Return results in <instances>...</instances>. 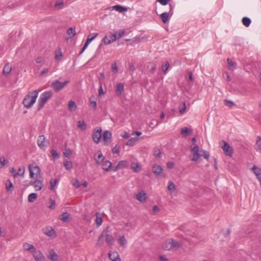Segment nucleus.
<instances>
[{"label": "nucleus", "instance_id": "a878e982", "mask_svg": "<svg viewBox=\"0 0 261 261\" xmlns=\"http://www.w3.org/2000/svg\"><path fill=\"white\" fill-rule=\"evenodd\" d=\"M112 166V163L109 161H106L102 164V168L106 171H109Z\"/></svg>", "mask_w": 261, "mask_h": 261}, {"label": "nucleus", "instance_id": "680f3d73", "mask_svg": "<svg viewBox=\"0 0 261 261\" xmlns=\"http://www.w3.org/2000/svg\"><path fill=\"white\" fill-rule=\"evenodd\" d=\"M90 43V42H89V41H88L87 40H86V42L85 43L84 45V46L83 47L79 55H81L82 54H83V53L85 51V50L87 48V47H88V46L89 45V44Z\"/></svg>", "mask_w": 261, "mask_h": 261}, {"label": "nucleus", "instance_id": "39448f33", "mask_svg": "<svg viewBox=\"0 0 261 261\" xmlns=\"http://www.w3.org/2000/svg\"><path fill=\"white\" fill-rule=\"evenodd\" d=\"M29 170L30 172V177L31 178H33L35 174H40L41 172L40 169L38 165L35 163L29 165Z\"/></svg>", "mask_w": 261, "mask_h": 261}, {"label": "nucleus", "instance_id": "f3484780", "mask_svg": "<svg viewBox=\"0 0 261 261\" xmlns=\"http://www.w3.org/2000/svg\"><path fill=\"white\" fill-rule=\"evenodd\" d=\"M105 237L107 243L108 245L111 246L113 245L114 242V238L111 234H108L107 232L105 233Z\"/></svg>", "mask_w": 261, "mask_h": 261}, {"label": "nucleus", "instance_id": "6e6552de", "mask_svg": "<svg viewBox=\"0 0 261 261\" xmlns=\"http://www.w3.org/2000/svg\"><path fill=\"white\" fill-rule=\"evenodd\" d=\"M190 148H191V152L194 154V156L191 159V160L192 161H195V162L197 161L201 156V154H200V153L199 152V150L198 146L196 144H194V147H192V146H191Z\"/></svg>", "mask_w": 261, "mask_h": 261}, {"label": "nucleus", "instance_id": "423d86ee", "mask_svg": "<svg viewBox=\"0 0 261 261\" xmlns=\"http://www.w3.org/2000/svg\"><path fill=\"white\" fill-rule=\"evenodd\" d=\"M170 10L168 13L164 12L160 15V18L162 19L163 22L165 24L169 20V16L171 17L173 14V8L174 7L171 4H169Z\"/></svg>", "mask_w": 261, "mask_h": 261}, {"label": "nucleus", "instance_id": "cd10ccee", "mask_svg": "<svg viewBox=\"0 0 261 261\" xmlns=\"http://www.w3.org/2000/svg\"><path fill=\"white\" fill-rule=\"evenodd\" d=\"M11 70H12L11 66L9 63H7L5 65V66L3 68V74L4 75H8L10 73Z\"/></svg>", "mask_w": 261, "mask_h": 261}, {"label": "nucleus", "instance_id": "5701e85b", "mask_svg": "<svg viewBox=\"0 0 261 261\" xmlns=\"http://www.w3.org/2000/svg\"><path fill=\"white\" fill-rule=\"evenodd\" d=\"M124 90V85L122 83H118L116 85V93L118 96L122 94Z\"/></svg>", "mask_w": 261, "mask_h": 261}, {"label": "nucleus", "instance_id": "0eeeda50", "mask_svg": "<svg viewBox=\"0 0 261 261\" xmlns=\"http://www.w3.org/2000/svg\"><path fill=\"white\" fill-rule=\"evenodd\" d=\"M117 40L116 35H114L111 32L106 35L102 39V41L105 45H109L111 43Z\"/></svg>", "mask_w": 261, "mask_h": 261}, {"label": "nucleus", "instance_id": "37998d69", "mask_svg": "<svg viewBox=\"0 0 261 261\" xmlns=\"http://www.w3.org/2000/svg\"><path fill=\"white\" fill-rule=\"evenodd\" d=\"M153 155L157 158L161 157V152L159 148L155 147L153 149Z\"/></svg>", "mask_w": 261, "mask_h": 261}, {"label": "nucleus", "instance_id": "3c124183", "mask_svg": "<svg viewBox=\"0 0 261 261\" xmlns=\"http://www.w3.org/2000/svg\"><path fill=\"white\" fill-rule=\"evenodd\" d=\"M57 182H58V180L57 179H53V178L51 179V180L50 181V190H53L54 189V188L57 184Z\"/></svg>", "mask_w": 261, "mask_h": 261}, {"label": "nucleus", "instance_id": "79ce46f5", "mask_svg": "<svg viewBox=\"0 0 261 261\" xmlns=\"http://www.w3.org/2000/svg\"><path fill=\"white\" fill-rule=\"evenodd\" d=\"M125 34L124 30H119L118 31L116 32L115 33H114V35H116L117 40L121 38Z\"/></svg>", "mask_w": 261, "mask_h": 261}, {"label": "nucleus", "instance_id": "4d7b16f0", "mask_svg": "<svg viewBox=\"0 0 261 261\" xmlns=\"http://www.w3.org/2000/svg\"><path fill=\"white\" fill-rule=\"evenodd\" d=\"M50 204L48 206V207L51 210L55 209L56 207V202L55 201L52 199L51 198L50 199Z\"/></svg>", "mask_w": 261, "mask_h": 261}, {"label": "nucleus", "instance_id": "bb28decb", "mask_svg": "<svg viewBox=\"0 0 261 261\" xmlns=\"http://www.w3.org/2000/svg\"><path fill=\"white\" fill-rule=\"evenodd\" d=\"M131 168L136 173H138L141 170V167L138 165V164L135 162H133L131 164Z\"/></svg>", "mask_w": 261, "mask_h": 261}, {"label": "nucleus", "instance_id": "2eb2a0df", "mask_svg": "<svg viewBox=\"0 0 261 261\" xmlns=\"http://www.w3.org/2000/svg\"><path fill=\"white\" fill-rule=\"evenodd\" d=\"M47 256L52 261H57L58 259V255L54 250H50Z\"/></svg>", "mask_w": 261, "mask_h": 261}, {"label": "nucleus", "instance_id": "c03bdc74", "mask_svg": "<svg viewBox=\"0 0 261 261\" xmlns=\"http://www.w3.org/2000/svg\"><path fill=\"white\" fill-rule=\"evenodd\" d=\"M95 222L97 227L100 226L102 223V219L101 217H99V214L98 213H97L96 215Z\"/></svg>", "mask_w": 261, "mask_h": 261}, {"label": "nucleus", "instance_id": "a19ab883", "mask_svg": "<svg viewBox=\"0 0 261 261\" xmlns=\"http://www.w3.org/2000/svg\"><path fill=\"white\" fill-rule=\"evenodd\" d=\"M50 152L51 154V156L53 157L54 160H57L60 158V154L58 153L56 150L54 149H51Z\"/></svg>", "mask_w": 261, "mask_h": 261}, {"label": "nucleus", "instance_id": "20e7f679", "mask_svg": "<svg viewBox=\"0 0 261 261\" xmlns=\"http://www.w3.org/2000/svg\"><path fill=\"white\" fill-rule=\"evenodd\" d=\"M102 129L100 127H96L93 131L92 139L93 141L98 144L101 138Z\"/></svg>", "mask_w": 261, "mask_h": 261}, {"label": "nucleus", "instance_id": "bf43d9fd", "mask_svg": "<svg viewBox=\"0 0 261 261\" xmlns=\"http://www.w3.org/2000/svg\"><path fill=\"white\" fill-rule=\"evenodd\" d=\"M227 64H228V67L229 69H233V62H232V61L229 59V58H228L227 60Z\"/></svg>", "mask_w": 261, "mask_h": 261}, {"label": "nucleus", "instance_id": "8fccbe9b", "mask_svg": "<svg viewBox=\"0 0 261 261\" xmlns=\"http://www.w3.org/2000/svg\"><path fill=\"white\" fill-rule=\"evenodd\" d=\"M118 241L121 246H124L127 243V241L124 236L120 237L118 240Z\"/></svg>", "mask_w": 261, "mask_h": 261}, {"label": "nucleus", "instance_id": "f03ea898", "mask_svg": "<svg viewBox=\"0 0 261 261\" xmlns=\"http://www.w3.org/2000/svg\"><path fill=\"white\" fill-rule=\"evenodd\" d=\"M52 92L51 91H45L42 93L39 98L37 111H40L44 106L47 100L52 96Z\"/></svg>", "mask_w": 261, "mask_h": 261}, {"label": "nucleus", "instance_id": "c85d7f7f", "mask_svg": "<svg viewBox=\"0 0 261 261\" xmlns=\"http://www.w3.org/2000/svg\"><path fill=\"white\" fill-rule=\"evenodd\" d=\"M138 140L139 139L137 137H132L128 140L125 144L127 146H133L136 144Z\"/></svg>", "mask_w": 261, "mask_h": 261}, {"label": "nucleus", "instance_id": "72a5a7b5", "mask_svg": "<svg viewBox=\"0 0 261 261\" xmlns=\"http://www.w3.org/2000/svg\"><path fill=\"white\" fill-rule=\"evenodd\" d=\"M90 106L91 108L95 109L96 107V99L94 96H91L89 98Z\"/></svg>", "mask_w": 261, "mask_h": 261}, {"label": "nucleus", "instance_id": "ea45409f", "mask_svg": "<svg viewBox=\"0 0 261 261\" xmlns=\"http://www.w3.org/2000/svg\"><path fill=\"white\" fill-rule=\"evenodd\" d=\"M192 132L187 127H183L181 129V134L184 136H189L191 134Z\"/></svg>", "mask_w": 261, "mask_h": 261}, {"label": "nucleus", "instance_id": "2f4dec72", "mask_svg": "<svg viewBox=\"0 0 261 261\" xmlns=\"http://www.w3.org/2000/svg\"><path fill=\"white\" fill-rule=\"evenodd\" d=\"M6 188L8 192L12 193L13 191V185L11 181L9 179L7 180V182L6 184Z\"/></svg>", "mask_w": 261, "mask_h": 261}, {"label": "nucleus", "instance_id": "4468645a", "mask_svg": "<svg viewBox=\"0 0 261 261\" xmlns=\"http://www.w3.org/2000/svg\"><path fill=\"white\" fill-rule=\"evenodd\" d=\"M33 257L36 261H45V258L40 251H36L33 252Z\"/></svg>", "mask_w": 261, "mask_h": 261}, {"label": "nucleus", "instance_id": "338daca9", "mask_svg": "<svg viewBox=\"0 0 261 261\" xmlns=\"http://www.w3.org/2000/svg\"><path fill=\"white\" fill-rule=\"evenodd\" d=\"M170 1L171 0H157V2L160 3L162 5L165 6L167 5Z\"/></svg>", "mask_w": 261, "mask_h": 261}, {"label": "nucleus", "instance_id": "603ef678", "mask_svg": "<svg viewBox=\"0 0 261 261\" xmlns=\"http://www.w3.org/2000/svg\"><path fill=\"white\" fill-rule=\"evenodd\" d=\"M224 103L226 106L229 108H231L235 105V103L233 101L227 99L224 100Z\"/></svg>", "mask_w": 261, "mask_h": 261}, {"label": "nucleus", "instance_id": "69168bd1", "mask_svg": "<svg viewBox=\"0 0 261 261\" xmlns=\"http://www.w3.org/2000/svg\"><path fill=\"white\" fill-rule=\"evenodd\" d=\"M0 163L3 166H5L7 164V162L4 156H1L0 158Z\"/></svg>", "mask_w": 261, "mask_h": 261}, {"label": "nucleus", "instance_id": "393cba45", "mask_svg": "<svg viewBox=\"0 0 261 261\" xmlns=\"http://www.w3.org/2000/svg\"><path fill=\"white\" fill-rule=\"evenodd\" d=\"M68 107L70 111L74 112L75 111L77 106L74 101L71 100L68 102Z\"/></svg>", "mask_w": 261, "mask_h": 261}, {"label": "nucleus", "instance_id": "58836bf2", "mask_svg": "<svg viewBox=\"0 0 261 261\" xmlns=\"http://www.w3.org/2000/svg\"><path fill=\"white\" fill-rule=\"evenodd\" d=\"M62 56L63 54L61 48H59L55 51V59L56 61H59Z\"/></svg>", "mask_w": 261, "mask_h": 261}, {"label": "nucleus", "instance_id": "e2e57ef3", "mask_svg": "<svg viewBox=\"0 0 261 261\" xmlns=\"http://www.w3.org/2000/svg\"><path fill=\"white\" fill-rule=\"evenodd\" d=\"M72 185L76 188L81 187V184L77 179L73 180Z\"/></svg>", "mask_w": 261, "mask_h": 261}, {"label": "nucleus", "instance_id": "412c9836", "mask_svg": "<svg viewBox=\"0 0 261 261\" xmlns=\"http://www.w3.org/2000/svg\"><path fill=\"white\" fill-rule=\"evenodd\" d=\"M98 153H99V154H98V156L96 157L95 155L94 156V158H95V160L96 161V163L97 164L99 165V164H101L103 162L104 159H105V157L103 155V154H102V153H101V151H99Z\"/></svg>", "mask_w": 261, "mask_h": 261}, {"label": "nucleus", "instance_id": "49530a36", "mask_svg": "<svg viewBox=\"0 0 261 261\" xmlns=\"http://www.w3.org/2000/svg\"><path fill=\"white\" fill-rule=\"evenodd\" d=\"M167 188L168 190L171 191H174L176 189L175 185L171 181H169Z\"/></svg>", "mask_w": 261, "mask_h": 261}, {"label": "nucleus", "instance_id": "7ed1b4c3", "mask_svg": "<svg viewBox=\"0 0 261 261\" xmlns=\"http://www.w3.org/2000/svg\"><path fill=\"white\" fill-rule=\"evenodd\" d=\"M49 144V141L44 135L39 136L37 139V145L42 150H45Z\"/></svg>", "mask_w": 261, "mask_h": 261}, {"label": "nucleus", "instance_id": "c756f323", "mask_svg": "<svg viewBox=\"0 0 261 261\" xmlns=\"http://www.w3.org/2000/svg\"><path fill=\"white\" fill-rule=\"evenodd\" d=\"M162 248L167 250H172L170 240L166 241L162 245Z\"/></svg>", "mask_w": 261, "mask_h": 261}, {"label": "nucleus", "instance_id": "1a4fd4ad", "mask_svg": "<svg viewBox=\"0 0 261 261\" xmlns=\"http://www.w3.org/2000/svg\"><path fill=\"white\" fill-rule=\"evenodd\" d=\"M42 231L45 234L50 238H54L56 237V231L51 226H47L44 228Z\"/></svg>", "mask_w": 261, "mask_h": 261}, {"label": "nucleus", "instance_id": "9d476101", "mask_svg": "<svg viewBox=\"0 0 261 261\" xmlns=\"http://www.w3.org/2000/svg\"><path fill=\"white\" fill-rule=\"evenodd\" d=\"M222 142L224 144L222 149L224 153L229 156H231L233 153V149L224 140Z\"/></svg>", "mask_w": 261, "mask_h": 261}, {"label": "nucleus", "instance_id": "6e6d98bb", "mask_svg": "<svg viewBox=\"0 0 261 261\" xmlns=\"http://www.w3.org/2000/svg\"><path fill=\"white\" fill-rule=\"evenodd\" d=\"M169 66V63L168 62H166L165 63V64L162 65V69L163 71V72L166 73L167 71L168 68Z\"/></svg>", "mask_w": 261, "mask_h": 261}, {"label": "nucleus", "instance_id": "13d9d810", "mask_svg": "<svg viewBox=\"0 0 261 261\" xmlns=\"http://www.w3.org/2000/svg\"><path fill=\"white\" fill-rule=\"evenodd\" d=\"M186 103L185 102H184L183 103V105L179 108V113L181 114H183L185 113V111H186Z\"/></svg>", "mask_w": 261, "mask_h": 261}, {"label": "nucleus", "instance_id": "4c0bfd02", "mask_svg": "<svg viewBox=\"0 0 261 261\" xmlns=\"http://www.w3.org/2000/svg\"><path fill=\"white\" fill-rule=\"evenodd\" d=\"M64 2L63 0H58L55 3L54 6L57 10L60 9L63 7Z\"/></svg>", "mask_w": 261, "mask_h": 261}, {"label": "nucleus", "instance_id": "9b49d317", "mask_svg": "<svg viewBox=\"0 0 261 261\" xmlns=\"http://www.w3.org/2000/svg\"><path fill=\"white\" fill-rule=\"evenodd\" d=\"M65 86V82H61L58 80H56L52 83L51 87L56 91H59Z\"/></svg>", "mask_w": 261, "mask_h": 261}, {"label": "nucleus", "instance_id": "b1692460", "mask_svg": "<svg viewBox=\"0 0 261 261\" xmlns=\"http://www.w3.org/2000/svg\"><path fill=\"white\" fill-rule=\"evenodd\" d=\"M113 9L117 11L122 13L127 10V8L123 7L121 5H115L112 7Z\"/></svg>", "mask_w": 261, "mask_h": 261}, {"label": "nucleus", "instance_id": "a18cd8bd", "mask_svg": "<svg viewBox=\"0 0 261 261\" xmlns=\"http://www.w3.org/2000/svg\"><path fill=\"white\" fill-rule=\"evenodd\" d=\"M129 163L126 160H122L118 163V166H120L121 168L127 167Z\"/></svg>", "mask_w": 261, "mask_h": 261}, {"label": "nucleus", "instance_id": "f704fd0d", "mask_svg": "<svg viewBox=\"0 0 261 261\" xmlns=\"http://www.w3.org/2000/svg\"><path fill=\"white\" fill-rule=\"evenodd\" d=\"M242 22L246 27H248L251 22V20L249 17H244L242 18Z\"/></svg>", "mask_w": 261, "mask_h": 261}, {"label": "nucleus", "instance_id": "f8f14e48", "mask_svg": "<svg viewBox=\"0 0 261 261\" xmlns=\"http://www.w3.org/2000/svg\"><path fill=\"white\" fill-rule=\"evenodd\" d=\"M112 138V133L109 130H106L102 135V140L103 141V144L106 146L111 142Z\"/></svg>", "mask_w": 261, "mask_h": 261}, {"label": "nucleus", "instance_id": "7c9ffc66", "mask_svg": "<svg viewBox=\"0 0 261 261\" xmlns=\"http://www.w3.org/2000/svg\"><path fill=\"white\" fill-rule=\"evenodd\" d=\"M77 127L81 130H85L87 128V124L84 120H79L77 121Z\"/></svg>", "mask_w": 261, "mask_h": 261}, {"label": "nucleus", "instance_id": "de8ad7c7", "mask_svg": "<svg viewBox=\"0 0 261 261\" xmlns=\"http://www.w3.org/2000/svg\"><path fill=\"white\" fill-rule=\"evenodd\" d=\"M98 33L91 34L88 36L87 40L89 42H91L98 36Z\"/></svg>", "mask_w": 261, "mask_h": 261}, {"label": "nucleus", "instance_id": "5fc2aeb1", "mask_svg": "<svg viewBox=\"0 0 261 261\" xmlns=\"http://www.w3.org/2000/svg\"><path fill=\"white\" fill-rule=\"evenodd\" d=\"M256 145L257 146L258 149L261 151V137L258 136L256 142Z\"/></svg>", "mask_w": 261, "mask_h": 261}, {"label": "nucleus", "instance_id": "6ab92c4d", "mask_svg": "<svg viewBox=\"0 0 261 261\" xmlns=\"http://www.w3.org/2000/svg\"><path fill=\"white\" fill-rule=\"evenodd\" d=\"M23 248L24 249L30 251L31 253L35 252V248L34 246L28 243H25L23 244Z\"/></svg>", "mask_w": 261, "mask_h": 261}, {"label": "nucleus", "instance_id": "aec40b11", "mask_svg": "<svg viewBox=\"0 0 261 261\" xmlns=\"http://www.w3.org/2000/svg\"><path fill=\"white\" fill-rule=\"evenodd\" d=\"M110 259L112 261H120V258L119 257V254L117 252H110L109 253Z\"/></svg>", "mask_w": 261, "mask_h": 261}, {"label": "nucleus", "instance_id": "052dcab7", "mask_svg": "<svg viewBox=\"0 0 261 261\" xmlns=\"http://www.w3.org/2000/svg\"><path fill=\"white\" fill-rule=\"evenodd\" d=\"M17 172L19 173V176H21L23 177L24 174L25 173L24 167L22 166V167H19Z\"/></svg>", "mask_w": 261, "mask_h": 261}, {"label": "nucleus", "instance_id": "09e8293b", "mask_svg": "<svg viewBox=\"0 0 261 261\" xmlns=\"http://www.w3.org/2000/svg\"><path fill=\"white\" fill-rule=\"evenodd\" d=\"M252 170L256 176L258 174L261 173V169L255 165L252 167Z\"/></svg>", "mask_w": 261, "mask_h": 261}, {"label": "nucleus", "instance_id": "473e14b6", "mask_svg": "<svg viewBox=\"0 0 261 261\" xmlns=\"http://www.w3.org/2000/svg\"><path fill=\"white\" fill-rule=\"evenodd\" d=\"M75 27H71L66 31V34L69 36V37L71 38L75 35Z\"/></svg>", "mask_w": 261, "mask_h": 261}, {"label": "nucleus", "instance_id": "ddd939ff", "mask_svg": "<svg viewBox=\"0 0 261 261\" xmlns=\"http://www.w3.org/2000/svg\"><path fill=\"white\" fill-rule=\"evenodd\" d=\"M163 169L158 165L155 164L152 167V172L156 177H160L162 176Z\"/></svg>", "mask_w": 261, "mask_h": 261}, {"label": "nucleus", "instance_id": "774afa93", "mask_svg": "<svg viewBox=\"0 0 261 261\" xmlns=\"http://www.w3.org/2000/svg\"><path fill=\"white\" fill-rule=\"evenodd\" d=\"M202 152H203V154L201 155L203 156L205 159H208L210 157L209 152L206 150H202Z\"/></svg>", "mask_w": 261, "mask_h": 261}, {"label": "nucleus", "instance_id": "dca6fc26", "mask_svg": "<svg viewBox=\"0 0 261 261\" xmlns=\"http://www.w3.org/2000/svg\"><path fill=\"white\" fill-rule=\"evenodd\" d=\"M32 185L34 186L36 191H40L42 189L43 187V184L42 181L37 179L34 181Z\"/></svg>", "mask_w": 261, "mask_h": 261}, {"label": "nucleus", "instance_id": "864d4df0", "mask_svg": "<svg viewBox=\"0 0 261 261\" xmlns=\"http://www.w3.org/2000/svg\"><path fill=\"white\" fill-rule=\"evenodd\" d=\"M10 171L13 174L14 178H16L19 176V173L17 172L16 170L14 168H11Z\"/></svg>", "mask_w": 261, "mask_h": 261}, {"label": "nucleus", "instance_id": "4be33fe9", "mask_svg": "<svg viewBox=\"0 0 261 261\" xmlns=\"http://www.w3.org/2000/svg\"><path fill=\"white\" fill-rule=\"evenodd\" d=\"M136 199L140 202H144L146 201V194L143 192H139L136 195Z\"/></svg>", "mask_w": 261, "mask_h": 261}, {"label": "nucleus", "instance_id": "f257e3e1", "mask_svg": "<svg viewBox=\"0 0 261 261\" xmlns=\"http://www.w3.org/2000/svg\"><path fill=\"white\" fill-rule=\"evenodd\" d=\"M38 93L39 92L37 90L29 92L24 98L22 101L24 107L27 109L31 108L36 102Z\"/></svg>", "mask_w": 261, "mask_h": 261}, {"label": "nucleus", "instance_id": "e433bc0d", "mask_svg": "<svg viewBox=\"0 0 261 261\" xmlns=\"http://www.w3.org/2000/svg\"><path fill=\"white\" fill-rule=\"evenodd\" d=\"M37 198V194L33 193L30 194L28 196V201L29 202H34Z\"/></svg>", "mask_w": 261, "mask_h": 261}, {"label": "nucleus", "instance_id": "a211bd4d", "mask_svg": "<svg viewBox=\"0 0 261 261\" xmlns=\"http://www.w3.org/2000/svg\"><path fill=\"white\" fill-rule=\"evenodd\" d=\"M170 240L172 250H177L180 247L181 244L179 241H176L173 239H171Z\"/></svg>", "mask_w": 261, "mask_h": 261}, {"label": "nucleus", "instance_id": "c9c22d12", "mask_svg": "<svg viewBox=\"0 0 261 261\" xmlns=\"http://www.w3.org/2000/svg\"><path fill=\"white\" fill-rule=\"evenodd\" d=\"M106 232H107V230H105L99 236L98 241H97V245L100 246L101 245H102L103 244V238L105 237V233Z\"/></svg>", "mask_w": 261, "mask_h": 261}, {"label": "nucleus", "instance_id": "0e129e2a", "mask_svg": "<svg viewBox=\"0 0 261 261\" xmlns=\"http://www.w3.org/2000/svg\"><path fill=\"white\" fill-rule=\"evenodd\" d=\"M117 65L116 63L115 62L112 65V71L113 72L116 73L117 72Z\"/></svg>", "mask_w": 261, "mask_h": 261}]
</instances>
